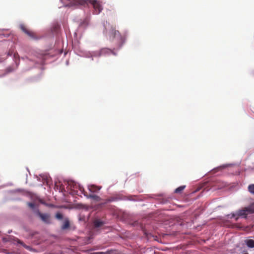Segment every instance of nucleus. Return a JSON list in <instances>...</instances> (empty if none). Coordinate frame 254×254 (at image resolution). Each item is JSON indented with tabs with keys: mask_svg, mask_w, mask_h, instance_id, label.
Segmentation results:
<instances>
[{
	"mask_svg": "<svg viewBox=\"0 0 254 254\" xmlns=\"http://www.w3.org/2000/svg\"><path fill=\"white\" fill-rule=\"evenodd\" d=\"M90 254H110V253L108 252H99L93 253Z\"/></svg>",
	"mask_w": 254,
	"mask_h": 254,
	"instance_id": "nucleus-16",
	"label": "nucleus"
},
{
	"mask_svg": "<svg viewBox=\"0 0 254 254\" xmlns=\"http://www.w3.org/2000/svg\"><path fill=\"white\" fill-rule=\"evenodd\" d=\"M6 70L7 73H9L12 71V68L10 67H9L6 69Z\"/></svg>",
	"mask_w": 254,
	"mask_h": 254,
	"instance_id": "nucleus-18",
	"label": "nucleus"
},
{
	"mask_svg": "<svg viewBox=\"0 0 254 254\" xmlns=\"http://www.w3.org/2000/svg\"><path fill=\"white\" fill-rule=\"evenodd\" d=\"M239 217H241L240 216H238V215H237L235 217H234L235 218V220L236 221H238V219Z\"/></svg>",
	"mask_w": 254,
	"mask_h": 254,
	"instance_id": "nucleus-20",
	"label": "nucleus"
},
{
	"mask_svg": "<svg viewBox=\"0 0 254 254\" xmlns=\"http://www.w3.org/2000/svg\"><path fill=\"white\" fill-rule=\"evenodd\" d=\"M186 186H181L175 190V192L176 193H180L185 189Z\"/></svg>",
	"mask_w": 254,
	"mask_h": 254,
	"instance_id": "nucleus-12",
	"label": "nucleus"
},
{
	"mask_svg": "<svg viewBox=\"0 0 254 254\" xmlns=\"http://www.w3.org/2000/svg\"><path fill=\"white\" fill-rule=\"evenodd\" d=\"M254 213V205H250L237 211V215L242 218H247L248 215Z\"/></svg>",
	"mask_w": 254,
	"mask_h": 254,
	"instance_id": "nucleus-3",
	"label": "nucleus"
},
{
	"mask_svg": "<svg viewBox=\"0 0 254 254\" xmlns=\"http://www.w3.org/2000/svg\"><path fill=\"white\" fill-rule=\"evenodd\" d=\"M107 201H112V200H111V199H108Z\"/></svg>",
	"mask_w": 254,
	"mask_h": 254,
	"instance_id": "nucleus-23",
	"label": "nucleus"
},
{
	"mask_svg": "<svg viewBox=\"0 0 254 254\" xmlns=\"http://www.w3.org/2000/svg\"><path fill=\"white\" fill-rule=\"evenodd\" d=\"M14 52V50L12 49H10L8 53V55L11 56Z\"/></svg>",
	"mask_w": 254,
	"mask_h": 254,
	"instance_id": "nucleus-17",
	"label": "nucleus"
},
{
	"mask_svg": "<svg viewBox=\"0 0 254 254\" xmlns=\"http://www.w3.org/2000/svg\"><path fill=\"white\" fill-rule=\"evenodd\" d=\"M245 242L248 247H249L250 248H254V240H252V239L246 240L245 241Z\"/></svg>",
	"mask_w": 254,
	"mask_h": 254,
	"instance_id": "nucleus-10",
	"label": "nucleus"
},
{
	"mask_svg": "<svg viewBox=\"0 0 254 254\" xmlns=\"http://www.w3.org/2000/svg\"><path fill=\"white\" fill-rule=\"evenodd\" d=\"M27 205L30 208H31L32 210H33L34 211V212H35V210L37 209H35V205L34 203H32V202H28L27 203Z\"/></svg>",
	"mask_w": 254,
	"mask_h": 254,
	"instance_id": "nucleus-14",
	"label": "nucleus"
},
{
	"mask_svg": "<svg viewBox=\"0 0 254 254\" xmlns=\"http://www.w3.org/2000/svg\"><path fill=\"white\" fill-rule=\"evenodd\" d=\"M20 28L21 30L24 32L26 34H27L28 36L32 39H35L36 36L34 32L29 30L26 26L23 24H21L20 25Z\"/></svg>",
	"mask_w": 254,
	"mask_h": 254,
	"instance_id": "nucleus-5",
	"label": "nucleus"
},
{
	"mask_svg": "<svg viewBox=\"0 0 254 254\" xmlns=\"http://www.w3.org/2000/svg\"><path fill=\"white\" fill-rule=\"evenodd\" d=\"M88 190L92 192H98L100 189L101 187L95 186L94 185H89L88 187Z\"/></svg>",
	"mask_w": 254,
	"mask_h": 254,
	"instance_id": "nucleus-7",
	"label": "nucleus"
},
{
	"mask_svg": "<svg viewBox=\"0 0 254 254\" xmlns=\"http://www.w3.org/2000/svg\"><path fill=\"white\" fill-rule=\"evenodd\" d=\"M35 213L40 218L44 223L48 224L51 223L50 215L49 214L42 213L38 209L35 210Z\"/></svg>",
	"mask_w": 254,
	"mask_h": 254,
	"instance_id": "nucleus-4",
	"label": "nucleus"
},
{
	"mask_svg": "<svg viewBox=\"0 0 254 254\" xmlns=\"http://www.w3.org/2000/svg\"><path fill=\"white\" fill-rule=\"evenodd\" d=\"M231 215V217H230L231 218L235 217L237 215V211L235 213H232Z\"/></svg>",
	"mask_w": 254,
	"mask_h": 254,
	"instance_id": "nucleus-19",
	"label": "nucleus"
},
{
	"mask_svg": "<svg viewBox=\"0 0 254 254\" xmlns=\"http://www.w3.org/2000/svg\"><path fill=\"white\" fill-rule=\"evenodd\" d=\"M17 55H18V54L17 53H14V58H16Z\"/></svg>",
	"mask_w": 254,
	"mask_h": 254,
	"instance_id": "nucleus-21",
	"label": "nucleus"
},
{
	"mask_svg": "<svg viewBox=\"0 0 254 254\" xmlns=\"http://www.w3.org/2000/svg\"><path fill=\"white\" fill-rule=\"evenodd\" d=\"M104 222L99 219H96L93 222V225L95 228H99L103 226Z\"/></svg>",
	"mask_w": 254,
	"mask_h": 254,
	"instance_id": "nucleus-9",
	"label": "nucleus"
},
{
	"mask_svg": "<svg viewBox=\"0 0 254 254\" xmlns=\"http://www.w3.org/2000/svg\"><path fill=\"white\" fill-rule=\"evenodd\" d=\"M109 38L111 40H114L117 39V43L120 47L125 42V38L124 36L121 35L119 31L115 29H112L110 31Z\"/></svg>",
	"mask_w": 254,
	"mask_h": 254,
	"instance_id": "nucleus-2",
	"label": "nucleus"
},
{
	"mask_svg": "<svg viewBox=\"0 0 254 254\" xmlns=\"http://www.w3.org/2000/svg\"><path fill=\"white\" fill-rule=\"evenodd\" d=\"M248 190L251 193L254 194V184H251L248 186Z\"/></svg>",
	"mask_w": 254,
	"mask_h": 254,
	"instance_id": "nucleus-13",
	"label": "nucleus"
},
{
	"mask_svg": "<svg viewBox=\"0 0 254 254\" xmlns=\"http://www.w3.org/2000/svg\"><path fill=\"white\" fill-rule=\"evenodd\" d=\"M70 228V222L68 218H65L63 224L61 227V229L65 230L69 229Z\"/></svg>",
	"mask_w": 254,
	"mask_h": 254,
	"instance_id": "nucleus-6",
	"label": "nucleus"
},
{
	"mask_svg": "<svg viewBox=\"0 0 254 254\" xmlns=\"http://www.w3.org/2000/svg\"><path fill=\"white\" fill-rule=\"evenodd\" d=\"M68 3L66 6H78L79 5H84L91 3L94 9V13L95 14H99L102 10L103 8L100 1L97 0H67Z\"/></svg>",
	"mask_w": 254,
	"mask_h": 254,
	"instance_id": "nucleus-1",
	"label": "nucleus"
},
{
	"mask_svg": "<svg viewBox=\"0 0 254 254\" xmlns=\"http://www.w3.org/2000/svg\"><path fill=\"white\" fill-rule=\"evenodd\" d=\"M88 198H91L95 201H99L101 200V198L98 195L95 194H89V195H86Z\"/></svg>",
	"mask_w": 254,
	"mask_h": 254,
	"instance_id": "nucleus-11",
	"label": "nucleus"
},
{
	"mask_svg": "<svg viewBox=\"0 0 254 254\" xmlns=\"http://www.w3.org/2000/svg\"><path fill=\"white\" fill-rule=\"evenodd\" d=\"M242 254H249V253L247 252H245V253H244Z\"/></svg>",
	"mask_w": 254,
	"mask_h": 254,
	"instance_id": "nucleus-22",
	"label": "nucleus"
},
{
	"mask_svg": "<svg viewBox=\"0 0 254 254\" xmlns=\"http://www.w3.org/2000/svg\"><path fill=\"white\" fill-rule=\"evenodd\" d=\"M55 217L58 220H62L63 219V215L60 212L56 214Z\"/></svg>",
	"mask_w": 254,
	"mask_h": 254,
	"instance_id": "nucleus-15",
	"label": "nucleus"
},
{
	"mask_svg": "<svg viewBox=\"0 0 254 254\" xmlns=\"http://www.w3.org/2000/svg\"><path fill=\"white\" fill-rule=\"evenodd\" d=\"M101 55L111 54H112L116 55L114 52L111 49L108 48H103L100 51Z\"/></svg>",
	"mask_w": 254,
	"mask_h": 254,
	"instance_id": "nucleus-8",
	"label": "nucleus"
}]
</instances>
